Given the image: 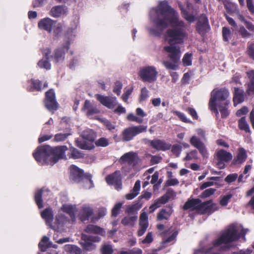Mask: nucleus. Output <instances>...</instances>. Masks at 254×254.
<instances>
[{"label": "nucleus", "mask_w": 254, "mask_h": 254, "mask_svg": "<svg viewBox=\"0 0 254 254\" xmlns=\"http://www.w3.org/2000/svg\"><path fill=\"white\" fill-rule=\"evenodd\" d=\"M149 15L153 25L148 27L147 30L151 34L160 36L166 28L171 26L164 35V41L169 45L163 47L171 61H164L162 64L166 69L176 70L181 56L180 48L176 45L183 44L188 38L187 25L166 0L160 1L156 7L152 8Z\"/></svg>", "instance_id": "nucleus-1"}, {"label": "nucleus", "mask_w": 254, "mask_h": 254, "mask_svg": "<svg viewBox=\"0 0 254 254\" xmlns=\"http://www.w3.org/2000/svg\"><path fill=\"white\" fill-rule=\"evenodd\" d=\"M249 231L248 229H244L241 225L231 224L212 243H201L200 248L194 251V254H222L221 250L231 247L232 243L240 238L245 241V235Z\"/></svg>", "instance_id": "nucleus-2"}, {"label": "nucleus", "mask_w": 254, "mask_h": 254, "mask_svg": "<svg viewBox=\"0 0 254 254\" xmlns=\"http://www.w3.org/2000/svg\"><path fill=\"white\" fill-rule=\"evenodd\" d=\"M67 150L66 146H58L52 148L50 146H40L33 153L35 160L42 165H53L60 159H65V151Z\"/></svg>", "instance_id": "nucleus-3"}, {"label": "nucleus", "mask_w": 254, "mask_h": 254, "mask_svg": "<svg viewBox=\"0 0 254 254\" xmlns=\"http://www.w3.org/2000/svg\"><path fill=\"white\" fill-rule=\"evenodd\" d=\"M229 95V91L225 88L214 89L211 92L209 108L215 113L217 117L218 115V111L216 108V104H224L225 105H229L230 103V100L228 99Z\"/></svg>", "instance_id": "nucleus-4"}, {"label": "nucleus", "mask_w": 254, "mask_h": 254, "mask_svg": "<svg viewBox=\"0 0 254 254\" xmlns=\"http://www.w3.org/2000/svg\"><path fill=\"white\" fill-rule=\"evenodd\" d=\"M215 204L212 201H209L201 202L199 199H191L188 200L184 205L185 210H196L200 213H211L215 210Z\"/></svg>", "instance_id": "nucleus-5"}, {"label": "nucleus", "mask_w": 254, "mask_h": 254, "mask_svg": "<svg viewBox=\"0 0 254 254\" xmlns=\"http://www.w3.org/2000/svg\"><path fill=\"white\" fill-rule=\"evenodd\" d=\"M75 28H69L65 34L66 43L62 47L55 50L53 57L54 62L56 64L62 63L64 60L65 52L69 48L70 43L75 37Z\"/></svg>", "instance_id": "nucleus-6"}, {"label": "nucleus", "mask_w": 254, "mask_h": 254, "mask_svg": "<svg viewBox=\"0 0 254 254\" xmlns=\"http://www.w3.org/2000/svg\"><path fill=\"white\" fill-rule=\"evenodd\" d=\"M158 72L153 65L141 67L138 71V76L144 82L153 83L157 80Z\"/></svg>", "instance_id": "nucleus-7"}, {"label": "nucleus", "mask_w": 254, "mask_h": 254, "mask_svg": "<svg viewBox=\"0 0 254 254\" xmlns=\"http://www.w3.org/2000/svg\"><path fill=\"white\" fill-rule=\"evenodd\" d=\"M83 138L82 140H77L76 145L79 148L83 149L90 150L94 147L93 141L94 139V134L91 129L84 130L82 133Z\"/></svg>", "instance_id": "nucleus-8"}, {"label": "nucleus", "mask_w": 254, "mask_h": 254, "mask_svg": "<svg viewBox=\"0 0 254 254\" xmlns=\"http://www.w3.org/2000/svg\"><path fill=\"white\" fill-rule=\"evenodd\" d=\"M147 127L144 125L132 126L125 128L122 132V139L125 141L132 140L137 134L146 132Z\"/></svg>", "instance_id": "nucleus-9"}, {"label": "nucleus", "mask_w": 254, "mask_h": 254, "mask_svg": "<svg viewBox=\"0 0 254 254\" xmlns=\"http://www.w3.org/2000/svg\"><path fill=\"white\" fill-rule=\"evenodd\" d=\"M233 158L232 154L223 149L217 150L216 152V166L219 169L225 167V163L229 162Z\"/></svg>", "instance_id": "nucleus-10"}, {"label": "nucleus", "mask_w": 254, "mask_h": 254, "mask_svg": "<svg viewBox=\"0 0 254 254\" xmlns=\"http://www.w3.org/2000/svg\"><path fill=\"white\" fill-rule=\"evenodd\" d=\"M121 161L124 164V166L123 167V170L125 172H128L129 171L126 170L125 165H128L129 169L133 168L137 163V155L133 152H129L122 156Z\"/></svg>", "instance_id": "nucleus-11"}, {"label": "nucleus", "mask_w": 254, "mask_h": 254, "mask_svg": "<svg viewBox=\"0 0 254 254\" xmlns=\"http://www.w3.org/2000/svg\"><path fill=\"white\" fill-rule=\"evenodd\" d=\"M95 96L101 104L110 109L114 108L118 104L117 98L115 97L106 96L98 94Z\"/></svg>", "instance_id": "nucleus-12"}, {"label": "nucleus", "mask_w": 254, "mask_h": 254, "mask_svg": "<svg viewBox=\"0 0 254 254\" xmlns=\"http://www.w3.org/2000/svg\"><path fill=\"white\" fill-rule=\"evenodd\" d=\"M45 106L47 109L54 112L58 109V103L55 99V95L54 91L50 89L46 93V99L45 101Z\"/></svg>", "instance_id": "nucleus-13"}, {"label": "nucleus", "mask_w": 254, "mask_h": 254, "mask_svg": "<svg viewBox=\"0 0 254 254\" xmlns=\"http://www.w3.org/2000/svg\"><path fill=\"white\" fill-rule=\"evenodd\" d=\"M107 184L109 185H114L117 190L122 189V178L120 171H116L113 174L108 175L106 178Z\"/></svg>", "instance_id": "nucleus-14"}, {"label": "nucleus", "mask_w": 254, "mask_h": 254, "mask_svg": "<svg viewBox=\"0 0 254 254\" xmlns=\"http://www.w3.org/2000/svg\"><path fill=\"white\" fill-rule=\"evenodd\" d=\"M148 225V215L143 210L139 217V229L137 232L138 236L140 237L145 233Z\"/></svg>", "instance_id": "nucleus-15"}, {"label": "nucleus", "mask_w": 254, "mask_h": 254, "mask_svg": "<svg viewBox=\"0 0 254 254\" xmlns=\"http://www.w3.org/2000/svg\"><path fill=\"white\" fill-rule=\"evenodd\" d=\"M93 214V208L87 204H83L78 214V217L81 221L88 220Z\"/></svg>", "instance_id": "nucleus-16"}, {"label": "nucleus", "mask_w": 254, "mask_h": 254, "mask_svg": "<svg viewBox=\"0 0 254 254\" xmlns=\"http://www.w3.org/2000/svg\"><path fill=\"white\" fill-rule=\"evenodd\" d=\"M74 222H71V218L68 219L64 214L59 213L56 217L55 226L52 227L53 229L61 230L64 225L69 224H72Z\"/></svg>", "instance_id": "nucleus-17"}, {"label": "nucleus", "mask_w": 254, "mask_h": 254, "mask_svg": "<svg viewBox=\"0 0 254 254\" xmlns=\"http://www.w3.org/2000/svg\"><path fill=\"white\" fill-rule=\"evenodd\" d=\"M82 239L84 242L82 243L83 248L87 251H92L96 248V245L94 242H98L100 241V238L98 236H89L86 238L85 235H82Z\"/></svg>", "instance_id": "nucleus-18"}, {"label": "nucleus", "mask_w": 254, "mask_h": 254, "mask_svg": "<svg viewBox=\"0 0 254 254\" xmlns=\"http://www.w3.org/2000/svg\"><path fill=\"white\" fill-rule=\"evenodd\" d=\"M196 30L200 34H204L209 29L208 20L205 15L200 16L196 25Z\"/></svg>", "instance_id": "nucleus-19"}, {"label": "nucleus", "mask_w": 254, "mask_h": 254, "mask_svg": "<svg viewBox=\"0 0 254 254\" xmlns=\"http://www.w3.org/2000/svg\"><path fill=\"white\" fill-rule=\"evenodd\" d=\"M55 24H56V21L49 17L44 18L38 22V27L41 30H45L51 33Z\"/></svg>", "instance_id": "nucleus-20"}, {"label": "nucleus", "mask_w": 254, "mask_h": 254, "mask_svg": "<svg viewBox=\"0 0 254 254\" xmlns=\"http://www.w3.org/2000/svg\"><path fill=\"white\" fill-rule=\"evenodd\" d=\"M51 53V50L49 48H46L42 50L43 58L38 63V65L41 68L48 70L51 68V64L49 61L48 57Z\"/></svg>", "instance_id": "nucleus-21"}, {"label": "nucleus", "mask_w": 254, "mask_h": 254, "mask_svg": "<svg viewBox=\"0 0 254 254\" xmlns=\"http://www.w3.org/2000/svg\"><path fill=\"white\" fill-rule=\"evenodd\" d=\"M70 178L74 182H79L85 176L83 171L77 166L72 165L70 167Z\"/></svg>", "instance_id": "nucleus-22"}, {"label": "nucleus", "mask_w": 254, "mask_h": 254, "mask_svg": "<svg viewBox=\"0 0 254 254\" xmlns=\"http://www.w3.org/2000/svg\"><path fill=\"white\" fill-rule=\"evenodd\" d=\"M82 110L85 112L86 115L88 117H91L92 116L99 114L100 112V110L96 105H94L87 100L85 101Z\"/></svg>", "instance_id": "nucleus-23"}, {"label": "nucleus", "mask_w": 254, "mask_h": 254, "mask_svg": "<svg viewBox=\"0 0 254 254\" xmlns=\"http://www.w3.org/2000/svg\"><path fill=\"white\" fill-rule=\"evenodd\" d=\"M61 210L68 214L71 218V222H75L76 221L75 213L77 211L76 205L70 204H63L61 208Z\"/></svg>", "instance_id": "nucleus-24"}, {"label": "nucleus", "mask_w": 254, "mask_h": 254, "mask_svg": "<svg viewBox=\"0 0 254 254\" xmlns=\"http://www.w3.org/2000/svg\"><path fill=\"white\" fill-rule=\"evenodd\" d=\"M67 8L63 5H57L53 7L49 12V14L55 18L63 17L66 15Z\"/></svg>", "instance_id": "nucleus-25"}, {"label": "nucleus", "mask_w": 254, "mask_h": 254, "mask_svg": "<svg viewBox=\"0 0 254 254\" xmlns=\"http://www.w3.org/2000/svg\"><path fill=\"white\" fill-rule=\"evenodd\" d=\"M179 7L182 11V13L184 18L190 23L193 22L195 20V16L192 14H190L189 12L190 11L192 7V5L189 2H187V9H185L183 7L181 3H179Z\"/></svg>", "instance_id": "nucleus-26"}, {"label": "nucleus", "mask_w": 254, "mask_h": 254, "mask_svg": "<svg viewBox=\"0 0 254 254\" xmlns=\"http://www.w3.org/2000/svg\"><path fill=\"white\" fill-rule=\"evenodd\" d=\"M247 158L246 151L243 148H239L238 153L233 160V164L235 165L242 164Z\"/></svg>", "instance_id": "nucleus-27"}, {"label": "nucleus", "mask_w": 254, "mask_h": 254, "mask_svg": "<svg viewBox=\"0 0 254 254\" xmlns=\"http://www.w3.org/2000/svg\"><path fill=\"white\" fill-rule=\"evenodd\" d=\"M150 145L158 150H166L170 148L171 145L163 140L155 139L151 141Z\"/></svg>", "instance_id": "nucleus-28"}, {"label": "nucleus", "mask_w": 254, "mask_h": 254, "mask_svg": "<svg viewBox=\"0 0 254 254\" xmlns=\"http://www.w3.org/2000/svg\"><path fill=\"white\" fill-rule=\"evenodd\" d=\"M244 101V91L238 88H234L233 97L234 105L236 106L238 104Z\"/></svg>", "instance_id": "nucleus-29"}, {"label": "nucleus", "mask_w": 254, "mask_h": 254, "mask_svg": "<svg viewBox=\"0 0 254 254\" xmlns=\"http://www.w3.org/2000/svg\"><path fill=\"white\" fill-rule=\"evenodd\" d=\"M41 216L44 219L47 225L52 227V222L53 220V212L52 209L49 207L41 212Z\"/></svg>", "instance_id": "nucleus-30"}, {"label": "nucleus", "mask_w": 254, "mask_h": 254, "mask_svg": "<svg viewBox=\"0 0 254 254\" xmlns=\"http://www.w3.org/2000/svg\"><path fill=\"white\" fill-rule=\"evenodd\" d=\"M85 232L88 233L99 234L101 236L105 235V231L102 228L94 225H88L85 229Z\"/></svg>", "instance_id": "nucleus-31"}, {"label": "nucleus", "mask_w": 254, "mask_h": 254, "mask_svg": "<svg viewBox=\"0 0 254 254\" xmlns=\"http://www.w3.org/2000/svg\"><path fill=\"white\" fill-rule=\"evenodd\" d=\"M140 189V182L138 180L135 183L133 189L126 195L127 199L131 200L136 197L139 193Z\"/></svg>", "instance_id": "nucleus-32"}, {"label": "nucleus", "mask_w": 254, "mask_h": 254, "mask_svg": "<svg viewBox=\"0 0 254 254\" xmlns=\"http://www.w3.org/2000/svg\"><path fill=\"white\" fill-rule=\"evenodd\" d=\"M57 245H54L49 242V239L46 236L43 237L42 240L39 244V247L42 251L45 252L47 248L50 247H53L56 248Z\"/></svg>", "instance_id": "nucleus-33"}, {"label": "nucleus", "mask_w": 254, "mask_h": 254, "mask_svg": "<svg viewBox=\"0 0 254 254\" xmlns=\"http://www.w3.org/2000/svg\"><path fill=\"white\" fill-rule=\"evenodd\" d=\"M167 201V198L166 196H163L157 199L155 202L149 207V212L150 213H152L155 211V210L160 207L161 204H165Z\"/></svg>", "instance_id": "nucleus-34"}, {"label": "nucleus", "mask_w": 254, "mask_h": 254, "mask_svg": "<svg viewBox=\"0 0 254 254\" xmlns=\"http://www.w3.org/2000/svg\"><path fill=\"white\" fill-rule=\"evenodd\" d=\"M178 235V232L175 229L169 230L166 232L164 235V241L165 243H170L175 240Z\"/></svg>", "instance_id": "nucleus-35"}, {"label": "nucleus", "mask_w": 254, "mask_h": 254, "mask_svg": "<svg viewBox=\"0 0 254 254\" xmlns=\"http://www.w3.org/2000/svg\"><path fill=\"white\" fill-rule=\"evenodd\" d=\"M92 176L90 174H85L83 179L80 181L83 183V186L85 189H90L94 187L93 182L91 180Z\"/></svg>", "instance_id": "nucleus-36"}, {"label": "nucleus", "mask_w": 254, "mask_h": 254, "mask_svg": "<svg viewBox=\"0 0 254 254\" xmlns=\"http://www.w3.org/2000/svg\"><path fill=\"white\" fill-rule=\"evenodd\" d=\"M173 210L171 208L162 209L158 214L157 218L159 220H167L171 214Z\"/></svg>", "instance_id": "nucleus-37"}, {"label": "nucleus", "mask_w": 254, "mask_h": 254, "mask_svg": "<svg viewBox=\"0 0 254 254\" xmlns=\"http://www.w3.org/2000/svg\"><path fill=\"white\" fill-rule=\"evenodd\" d=\"M28 86L27 87V89L29 91H38L41 89V83L39 80L31 79L30 81H28Z\"/></svg>", "instance_id": "nucleus-38"}, {"label": "nucleus", "mask_w": 254, "mask_h": 254, "mask_svg": "<svg viewBox=\"0 0 254 254\" xmlns=\"http://www.w3.org/2000/svg\"><path fill=\"white\" fill-rule=\"evenodd\" d=\"M228 106L224 104H216V108L218 111L221 113V117L223 118H226L229 114L228 110Z\"/></svg>", "instance_id": "nucleus-39"}, {"label": "nucleus", "mask_w": 254, "mask_h": 254, "mask_svg": "<svg viewBox=\"0 0 254 254\" xmlns=\"http://www.w3.org/2000/svg\"><path fill=\"white\" fill-rule=\"evenodd\" d=\"M64 250L70 254H80L81 250L78 247L72 245H66L64 246Z\"/></svg>", "instance_id": "nucleus-40"}, {"label": "nucleus", "mask_w": 254, "mask_h": 254, "mask_svg": "<svg viewBox=\"0 0 254 254\" xmlns=\"http://www.w3.org/2000/svg\"><path fill=\"white\" fill-rule=\"evenodd\" d=\"M69 157L74 159H79L83 157V154L74 147H70L69 149Z\"/></svg>", "instance_id": "nucleus-41"}, {"label": "nucleus", "mask_w": 254, "mask_h": 254, "mask_svg": "<svg viewBox=\"0 0 254 254\" xmlns=\"http://www.w3.org/2000/svg\"><path fill=\"white\" fill-rule=\"evenodd\" d=\"M162 181L161 179L159 180V173L155 172L151 177V183L154 185L153 189L155 190L158 189V187L162 183Z\"/></svg>", "instance_id": "nucleus-42"}, {"label": "nucleus", "mask_w": 254, "mask_h": 254, "mask_svg": "<svg viewBox=\"0 0 254 254\" xmlns=\"http://www.w3.org/2000/svg\"><path fill=\"white\" fill-rule=\"evenodd\" d=\"M250 78V82L248 85L247 91L249 94L254 92V70H252L248 73Z\"/></svg>", "instance_id": "nucleus-43"}, {"label": "nucleus", "mask_w": 254, "mask_h": 254, "mask_svg": "<svg viewBox=\"0 0 254 254\" xmlns=\"http://www.w3.org/2000/svg\"><path fill=\"white\" fill-rule=\"evenodd\" d=\"M137 219L136 215L133 216H127L122 220V223L125 225L133 226Z\"/></svg>", "instance_id": "nucleus-44"}, {"label": "nucleus", "mask_w": 254, "mask_h": 254, "mask_svg": "<svg viewBox=\"0 0 254 254\" xmlns=\"http://www.w3.org/2000/svg\"><path fill=\"white\" fill-rule=\"evenodd\" d=\"M133 90V86H129L125 88L124 93L122 95V98L123 100L126 102L128 103V99L129 96L132 93Z\"/></svg>", "instance_id": "nucleus-45"}, {"label": "nucleus", "mask_w": 254, "mask_h": 254, "mask_svg": "<svg viewBox=\"0 0 254 254\" xmlns=\"http://www.w3.org/2000/svg\"><path fill=\"white\" fill-rule=\"evenodd\" d=\"M43 190H38L35 194V200L39 208L43 207L42 200L41 199Z\"/></svg>", "instance_id": "nucleus-46"}, {"label": "nucleus", "mask_w": 254, "mask_h": 254, "mask_svg": "<svg viewBox=\"0 0 254 254\" xmlns=\"http://www.w3.org/2000/svg\"><path fill=\"white\" fill-rule=\"evenodd\" d=\"M239 127L240 129L244 130L246 132L250 131V127L246 121V117H242L239 120Z\"/></svg>", "instance_id": "nucleus-47"}, {"label": "nucleus", "mask_w": 254, "mask_h": 254, "mask_svg": "<svg viewBox=\"0 0 254 254\" xmlns=\"http://www.w3.org/2000/svg\"><path fill=\"white\" fill-rule=\"evenodd\" d=\"M64 26L61 23H56L53 27V34L55 37H58L62 32Z\"/></svg>", "instance_id": "nucleus-48"}, {"label": "nucleus", "mask_w": 254, "mask_h": 254, "mask_svg": "<svg viewBox=\"0 0 254 254\" xmlns=\"http://www.w3.org/2000/svg\"><path fill=\"white\" fill-rule=\"evenodd\" d=\"M149 97V91L145 87H143L141 89L140 94L139 97V101L140 102H143L147 100Z\"/></svg>", "instance_id": "nucleus-49"}, {"label": "nucleus", "mask_w": 254, "mask_h": 254, "mask_svg": "<svg viewBox=\"0 0 254 254\" xmlns=\"http://www.w3.org/2000/svg\"><path fill=\"white\" fill-rule=\"evenodd\" d=\"M190 144L194 147L197 148L203 143L201 141L200 139L195 135H193L190 139Z\"/></svg>", "instance_id": "nucleus-50"}, {"label": "nucleus", "mask_w": 254, "mask_h": 254, "mask_svg": "<svg viewBox=\"0 0 254 254\" xmlns=\"http://www.w3.org/2000/svg\"><path fill=\"white\" fill-rule=\"evenodd\" d=\"M127 120L135 122L139 124H141L143 122V120L140 117H137L133 113H129L127 116Z\"/></svg>", "instance_id": "nucleus-51"}, {"label": "nucleus", "mask_w": 254, "mask_h": 254, "mask_svg": "<svg viewBox=\"0 0 254 254\" xmlns=\"http://www.w3.org/2000/svg\"><path fill=\"white\" fill-rule=\"evenodd\" d=\"M191 54L186 53L184 55L183 58V63L185 66H190L191 64Z\"/></svg>", "instance_id": "nucleus-52"}, {"label": "nucleus", "mask_w": 254, "mask_h": 254, "mask_svg": "<svg viewBox=\"0 0 254 254\" xmlns=\"http://www.w3.org/2000/svg\"><path fill=\"white\" fill-rule=\"evenodd\" d=\"M101 122L103 123L105 127H107L108 129L109 130H112L115 129V125L112 124L110 121L105 119H100L98 118Z\"/></svg>", "instance_id": "nucleus-53"}, {"label": "nucleus", "mask_w": 254, "mask_h": 254, "mask_svg": "<svg viewBox=\"0 0 254 254\" xmlns=\"http://www.w3.org/2000/svg\"><path fill=\"white\" fill-rule=\"evenodd\" d=\"M70 133H60L55 135L54 139L56 141L59 142L64 140Z\"/></svg>", "instance_id": "nucleus-54"}, {"label": "nucleus", "mask_w": 254, "mask_h": 254, "mask_svg": "<svg viewBox=\"0 0 254 254\" xmlns=\"http://www.w3.org/2000/svg\"><path fill=\"white\" fill-rule=\"evenodd\" d=\"M222 34L224 40L228 41L231 36V32L228 28L224 27L222 29Z\"/></svg>", "instance_id": "nucleus-55"}, {"label": "nucleus", "mask_w": 254, "mask_h": 254, "mask_svg": "<svg viewBox=\"0 0 254 254\" xmlns=\"http://www.w3.org/2000/svg\"><path fill=\"white\" fill-rule=\"evenodd\" d=\"M113 252V247L110 245H105L102 248V254H112Z\"/></svg>", "instance_id": "nucleus-56"}, {"label": "nucleus", "mask_w": 254, "mask_h": 254, "mask_svg": "<svg viewBox=\"0 0 254 254\" xmlns=\"http://www.w3.org/2000/svg\"><path fill=\"white\" fill-rule=\"evenodd\" d=\"M96 145L98 146L106 147L109 145V140L104 137L100 138L96 141Z\"/></svg>", "instance_id": "nucleus-57"}, {"label": "nucleus", "mask_w": 254, "mask_h": 254, "mask_svg": "<svg viewBox=\"0 0 254 254\" xmlns=\"http://www.w3.org/2000/svg\"><path fill=\"white\" fill-rule=\"evenodd\" d=\"M197 158V152L194 150L188 153L186 157L185 160H190L192 159H196Z\"/></svg>", "instance_id": "nucleus-58"}, {"label": "nucleus", "mask_w": 254, "mask_h": 254, "mask_svg": "<svg viewBox=\"0 0 254 254\" xmlns=\"http://www.w3.org/2000/svg\"><path fill=\"white\" fill-rule=\"evenodd\" d=\"M53 120L50 118L49 121L44 125L43 130L46 132L50 131L53 127Z\"/></svg>", "instance_id": "nucleus-59"}, {"label": "nucleus", "mask_w": 254, "mask_h": 254, "mask_svg": "<svg viewBox=\"0 0 254 254\" xmlns=\"http://www.w3.org/2000/svg\"><path fill=\"white\" fill-rule=\"evenodd\" d=\"M123 85L120 81H117L115 82V86L113 89V92L117 94L118 95H120L121 93V90L122 89Z\"/></svg>", "instance_id": "nucleus-60"}, {"label": "nucleus", "mask_w": 254, "mask_h": 254, "mask_svg": "<svg viewBox=\"0 0 254 254\" xmlns=\"http://www.w3.org/2000/svg\"><path fill=\"white\" fill-rule=\"evenodd\" d=\"M173 113L175 115L178 116L180 119V120H182L183 122L185 123L190 122V120L187 119V118L184 113L177 111H174Z\"/></svg>", "instance_id": "nucleus-61"}, {"label": "nucleus", "mask_w": 254, "mask_h": 254, "mask_svg": "<svg viewBox=\"0 0 254 254\" xmlns=\"http://www.w3.org/2000/svg\"><path fill=\"white\" fill-rule=\"evenodd\" d=\"M123 205L122 203H117L112 209V215L113 216L116 217L119 213L120 209Z\"/></svg>", "instance_id": "nucleus-62"}, {"label": "nucleus", "mask_w": 254, "mask_h": 254, "mask_svg": "<svg viewBox=\"0 0 254 254\" xmlns=\"http://www.w3.org/2000/svg\"><path fill=\"white\" fill-rule=\"evenodd\" d=\"M181 151H182V146L181 145L177 144V145H174L173 146V147L172 148V152L177 157L179 156Z\"/></svg>", "instance_id": "nucleus-63"}, {"label": "nucleus", "mask_w": 254, "mask_h": 254, "mask_svg": "<svg viewBox=\"0 0 254 254\" xmlns=\"http://www.w3.org/2000/svg\"><path fill=\"white\" fill-rule=\"evenodd\" d=\"M249 56L254 60V43L250 44L248 47Z\"/></svg>", "instance_id": "nucleus-64"}]
</instances>
